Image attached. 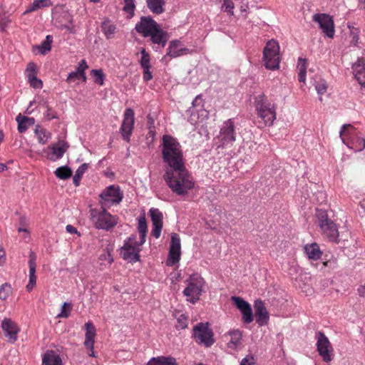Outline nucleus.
<instances>
[{
  "label": "nucleus",
  "mask_w": 365,
  "mask_h": 365,
  "mask_svg": "<svg viewBox=\"0 0 365 365\" xmlns=\"http://www.w3.org/2000/svg\"><path fill=\"white\" fill-rule=\"evenodd\" d=\"M256 322L259 326L266 325L269 321V314L262 300H256L254 305Z\"/></svg>",
  "instance_id": "nucleus-19"
},
{
  "label": "nucleus",
  "mask_w": 365,
  "mask_h": 365,
  "mask_svg": "<svg viewBox=\"0 0 365 365\" xmlns=\"http://www.w3.org/2000/svg\"><path fill=\"white\" fill-rule=\"evenodd\" d=\"M62 360L53 351H47L43 356L42 365H61Z\"/></svg>",
  "instance_id": "nucleus-24"
},
{
  "label": "nucleus",
  "mask_w": 365,
  "mask_h": 365,
  "mask_svg": "<svg viewBox=\"0 0 365 365\" xmlns=\"http://www.w3.org/2000/svg\"><path fill=\"white\" fill-rule=\"evenodd\" d=\"M36 255L33 251H30L29 253V269H36Z\"/></svg>",
  "instance_id": "nucleus-52"
},
{
  "label": "nucleus",
  "mask_w": 365,
  "mask_h": 365,
  "mask_svg": "<svg viewBox=\"0 0 365 365\" xmlns=\"http://www.w3.org/2000/svg\"><path fill=\"white\" fill-rule=\"evenodd\" d=\"M141 53V59L140 61V66L142 68H150V55L148 52H146L145 48H142L140 51Z\"/></svg>",
  "instance_id": "nucleus-38"
},
{
  "label": "nucleus",
  "mask_w": 365,
  "mask_h": 365,
  "mask_svg": "<svg viewBox=\"0 0 365 365\" xmlns=\"http://www.w3.org/2000/svg\"><path fill=\"white\" fill-rule=\"evenodd\" d=\"M85 327L86 332L84 345L87 349H93L95 342L96 328L90 322L86 323Z\"/></svg>",
  "instance_id": "nucleus-22"
},
{
  "label": "nucleus",
  "mask_w": 365,
  "mask_h": 365,
  "mask_svg": "<svg viewBox=\"0 0 365 365\" xmlns=\"http://www.w3.org/2000/svg\"><path fill=\"white\" fill-rule=\"evenodd\" d=\"M52 42L53 36L51 35L46 36V39L38 46L40 53L45 54L46 52L51 51Z\"/></svg>",
  "instance_id": "nucleus-34"
},
{
  "label": "nucleus",
  "mask_w": 365,
  "mask_h": 365,
  "mask_svg": "<svg viewBox=\"0 0 365 365\" xmlns=\"http://www.w3.org/2000/svg\"><path fill=\"white\" fill-rule=\"evenodd\" d=\"M1 328L6 337H8L12 342L16 340L19 329L15 322L10 319H4L1 322Z\"/></svg>",
  "instance_id": "nucleus-20"
},
{
  "label": "nucleus",
  "mask_w": 365,
  "mask_h": 365,
  "mask_svg": "<svg viewBox=\"0 0 365 365\" xmlns=\"http://www.w3.org/2000/svg\"><path fill=\"white\" fill-rule=\"evenodd\" d=\"M313 21L319 24L322 32L329 38L334 35V24L331 16L327 14H316L313 16Z\"/></svg>",
  "instance_id": "nucleus-12"
},
{
  "label": "nucleus",
  "mask_w": 365,
  "mask_h": 365,
  "mask_svg": "<svg viewBox=\"0 0 365 365\" xmlns=\"http://www.w3.org/2000/svg\"><path fill=\"white\" fill-rule=\"evenodd\" d=\"M100 197L102 207H109L118 204L122 200L123 194L118 187L110 185L100 195Z\"/></svg>",
  "instance_id": "nucleus-9"
},
{
  "label": "nucleus",
  "mask_w": 365,
  "mask_h": 365,
  "mask_svg": "<svg viewBox=\"0 0 365 365\" xmlns=\"http://www.w3.org/2000/svg\"><path fill=\"white\" fill-rule=\"evenodd\" d=\"M6 169V165L4 163H0V172H3Z\"/></svg>",
  "instance_id": "nucleus-64"
},
{
  "label": "nucleus",
  "mask_w": 365,
  "mask_h": 365,
  "mask_svg": "<svg viewBox=\"0 0 365 365\" xmlns=\"http://www.w3.org/2000/svg\"><path fill=\"white\" fill-rule=\"evenodd\" d=\"M304 251L309 259L317 260L322 256V252L317 243H312L304 246Z\"/></svg>",
  "instance_id": "nucleus-26"
},
{
  "label": "nucleus",
  "mask_w": 365,
  "mask_h": 365,
  "mask_svg": "<svg viewBox=\"0 0 365 365\" xmlns=\"http://www.w3.org/2000/svg\"><path fill=\"white\" fill-rule=\"evenodd\" d=\"M241 313L242 314V319L245 323L250 324L253 321V314L251 307L242 311Z\"/></svg>",
  "instance_id": "nucleus-46"
},
{
  "label": "nucleus",
  "mask_w": 365,
  "mask_h": 365,
  "mask_svg": "<svg viewBox=\"0 0 365 365\" xmlns=\"http://www.w3.org/2000/svg\"><path fill=\"white\" fill-rule=\"evenodd\" d=\"M169 250L181 252L180 239L179 235L176 233H173L171 235V241Z\"/></svg>",
  "instance_id": "nucleus-36"
},
{
  "label": "nucleus",
  "mask_w": 365,
  "mask_h": 365,
  "mask_svg": "<svg viewBox=\"0 0 365 365\" xmlns=\"http://www.w3.org/2000/svg\"><path fill=\"white\" fill-rule=\"evenodd\" d=\"M314 87L317 93L322 96L327 92V83L325 80L320 78L318 81L315 82Z\"/></svg>",
  "instance_id": "nucleus-40"
},
{
  "label": "nucleus",
  "mask_w": 365,
  "mask_h": 365,
  "mask_svg": "<svg viewBox=\"0 0 365 365\" xmlns=\"http://www.w3.org/2000/svg\"><path fill=\"white\" fill-rule=\"evenodd\" d=\"M316 337L317 339V348L319 354L322 356L324 361H331L332 359L331 356V352L332 351L333 349L331 343L329 342V340L322 331L317 332Z\"/></svg>",
  "instance_id": "nucleus-11"
},
{
  "label": "nucleus",
  "mask_w": 365,
  "mask_h": 365,
  "mask_svg": "<svg viewBox=\"0 0 365 365\" xmlns=\"http://www.w3.org/2000/svg\"><path fill=\"white\" fill-rule=\"evenodd\" d=\"M35 133L38 138V140L41 144H46L49 138V133L46 130L41 128L39 125H37L35 129Z\"/></svg>",
  "instance_id": "nucleus-33"
},
{
  "label": "nucleus",
  "mask_w": 365,
  "mask_h": 365,
  "mask_svg": "<svg viewBox=\"0 0 365 365\" xmlns=\"http://www.w3.org/2000/svg\"><path fill=\"white\" fill-rule=\"evenodd\" d=\"M146 233L147 232H139L140 234V242H137L135 240V245L139 247L143 245L145 242V237H146Z\"/></svg>",
  "instance_id": "nucleus-57"
},
{
  "label": "nucleus",
  "mask_w": 365,
  "mask_h": 365,
  "mask_svg": "<svg viewBox=\"0 0 365 365\" xmlns=\"http://www.w3.org/2000/svg\"><path fill=\"white\" fill-rule=\"evenodd\" d=\"M134 126V111L128 108L125 109L124 113V118L120 126V133L123 139L127 142L130 141Z\"/></svg>",
  "instance_id": "nucleus-13"
},
{
  "label": "nucleus",
  "mask_w": 365,
  "mask_h": 365,
  "mask_svg": "<svg viewBox=\"0 0 365 365\" xmlns=\"http://www.w3.org/2000/svg\"><path fill=\"white\" fill-rule=\"evenodd\" d=\"M231 337L230 341L227 343V347L232 349H236L240 344L242 334L238 329H235L229 331Z\"/></svg>",
  "instance_id": "nucleus-27"
},
{
  "label": "nucleus",
  "mask_w": 365,
  "mask_h": 365,
  "mask_svg": "<svg viewBox=\"0 0 365 365\" xmlns=\"http://www.w3.org/2000/svg\"><path fill=\"white\" fill-rule=\"evenodd\" d=\"M52 5L51 0H34L31 6L25 11L29 13L43 7H48Z\"/></svg>",
  "instance_id": "nucleus-30"
},
{
  "label": "nucleus",
  "mask_w": 365,
  "mask_h": 365,
  "mask_svg": "<svg viewBox=\"0 0 365 365\" xmlns=\"http://www.w3.org/2000/svg\"><path fill=\"white\" fill-rule=\"evenodd\" d=\"M66 230L68 233L77 234L78 236L81 235L80 233L78 232L77 229L71 225H66Z\"/></svg>",
  "instance_id": "nucleus-58"
},
{
  "label": "nucleus",
  "mask_w": 365,
  "mask_h": 365,
  "mask_svg": "<svg viewBox=\"0 0 365 365\" xmlns=\"http://www.w3.org/2000/svg\"><path fill=\"white\" fill-rule=\"evenodd\" d=\"M46 117L48 120H51V119H53V118H56V116L52 113L51 112V109L50 108L48 107L47 108V110H46Z\"/></svg>",
  "instance_id": "nucleus-61"
},
{
  "label": "nucleus",
  "mask_w": 365,
  "mask_h": 365,
  "mask_svg": "<svg viewBox=\"0 0 365 365\" xmlns=\"http://www.w3.org/2000/svg\"><path fill=\"white\" fill-rule=\"evenodd\" d=\"M143 80L145 81H150L153 78L152 73L150 71V68H143Z\"/></svg>",
  "instance_id": "nucleus-56"
},
{
  "label": "nucleus",
  "mask_w": 365,
  "mask_h": 365,
  "mask_svg": "<svg viewBox=\"0 0 365 365\" xmlns=\"http://www.w3.org/2000/svg\"><path fill=\"white\" fill-rule=\"evenodd\" d=\"M162 140V158L168 165L163 178L174 193L185 195L193 188L195 183L185 167L181 145L169 135H164Z\"/></svg>",
  "instance_id": "nucleus-1"
},
{
  "label": "nucleus",
  "mask_w": 365,
  "mask_h": 365,
  "mask_svg": "<svg viewBox=\"0 0 365 365\" xmlns=\"http://www.w3.org/2000/svg\"><path fill=\"white\" fill-rule=\"evenodd\" d=\"M88 68V65L84 59L81 60L79 66L78 68V71H79L82 74V78L83 80H86V76L84 73V71Z\"/></svg>",
  "instance_id": "nucleus-54"
},
{
  "label": "nucleus",
  "mask_w": 365,
  "mask_h": 365,
  "mask_svg": "<svg viewBox=\"0 0 365 365\" xmlns=\"http://www.w3.org/2000/svg\"><path fill=\"white\" fill-rule=\"evenodd\" d=\"M149 36L153 43L161 45L162 47H164L168 41V33L162 30L159 26Z\"/></svg>",
  "instance_id": "nucleus-21"
},
{
  "label": "nucleus",
  "mask_w": 365,
  "mask_h": 365,
  "mask_svg": "<svg viewBox=\"0 0 365 365\" xmlns=\"http://www.w3.org/2000/svg\"><path fill=\"white\" fill-rule=\"evenodd\" d=\"M220 140L223 147L232 145L233 142L235 141V125L231 119L225 121L221 128Z\"/></svg>",
  "instance_id": "nucleus-14"
},
{
  "label": "nucleus",
  "mask_w": 365,
  "mask_h": 365,
  "mask_svg": "<svg viewBox=\"0 0 365 365\" xmlns=\"http://www.w3.org/2000/svg\"><path fill=\"white\" fill-rule=\"evenodd\" d=\"M91 74L92 75V76L94 79V82L96 83L101 85V86L103 85L105 75H104L103 72L102 71V70L93 69L91 72Z\"/></svg>",
  "instance_id": "nucleus-39"
},
{
  "label": "nucleus",
  "mask_w": 365,
  "mask_h": 365,
  "mask_svg": "<svg viewBox=\"0 0 365 365\" xmlns=\"http://www.w3.org/2000/svg\"><path fill=\"white\" fill-rule=\"evenodd\" d=\"M202 99L200 96H197L192 101V104L193 107L199 106L202 103Z\"/></svg>",
  "instance_id": "nucleus-60"
},
{
  "label": "nucleus",
  "mask_w": 365,
  "mask_h": 365,
  "mask_svg": "<svg viewBox=\"0 0 365 365\" xmlns=\"http://www.w3.org/2000/svg\"><path fill=\"white\" fill-rule=\"evenodd\" d=\"M263 60L267 69L277 70L279 68V46L272 39L269 41L263 50Z\"/></svg>",
  "instance_id": "nucleus-6"
},
{
  "label": "nucleus",
  "mask_w": 365,
  "mask_h": 365,
  "mask_svg": "<svg viewBox=\"0 0 365 365\" xmlns=\"http://www.w3.org/2000/svg\"><path fill=\"white\" fill-rule=\"evenodd\" d=\"M36 64L33 62H30L28 64L27 68L26 69L27 78L31 77V76L36 75Z\"/></svg>",
  "instance_id": "nucleus-51"
},
{
  "label": "nucleus",
  "mask_w": 365,
  "mask_h": 365,
  "mask_svg": "<svg viewBox=\"0 0 365 365\" xmlns=\"http://www.w3.org/2000/svg\"><path fill=\"white\" fill-rule=\"evenodd\" d=\"M28 79L31 86H32L34 88H41L43 86L42 81L37 78L36 75L31 76V77L28 78Z\"/></svg>",
  "instance_id": "nucleus-48"
},
{
  "label": "nucleus",
  "mask_w": 365,
  "mask_h": 365,
  "mask_svg": "<svg viewBox=\"0 0 365 365\" xmlns=\"http://www.w3.org/2000/svg\"><path fill=\"white\" fill-rule=\"evenodd\" d=\"M257 115L262 118L266 125H272L276 118V112L274 105L271 104L264 96H259L256 102Z\"/></svg>",
  "instance_id": "nucleus-7"
},
{
  "label": "nucleus",
  "mask_w": 365,
  "mask_h": 365,
  "mask_svg": "<svg viewBox=\"0 0 365 365\" xmlns=\"http://www.w3.org/2000/svg\"><path fill=\"white\" fill-rule=\"evenodd\" d=\"M222 8L228 14H233L234 3L232 0H225Z\"/></svg>",
  "instance_id": "nucleus-49"
},
{
  "label": "nucleus",
  "mask_w": 365,
  "mask_h": 365,
  "mask_svg": "<svg viewBox=\"0 0 365 365\" xmlns=\"http://www.w3.org/2000/svg\"><path fill=\"white\" fill-rule=\"evenodd\" d=\"M339 134L343 143L355 152L362 151L365 148V138L360 137L351 125H344Z\"/></svg>",
  "instance_id": "nucleus-2"
},
{
  "label": "nucleus",
  "mask_w": 365,
  "mask_h": 365,
  "mask_svg": "<svg viewBox=\"0 0 365 365\" xmlns=\"http://www.w3.org/2000/svg\"><path fill=\"white\" fill-rule=\"evenodd\" d=\"M192 337L198 344H204L206 347L211 346L215 343L213 331L209 328V323H198L192 329Z\"/></svg>",
  "instance_id": "nucleus-8"
},
{
  "label": "nucleus",
  "mask_w": 365,
  "mask_h": 365,
  "mask_svg": "<svg viewBox=\"0 0 365 365\" xmlns=\"http://www.w3.org/2000/svg\"><path fill=\"white\" fill-rule=\"evenodd\" d=\"M101 208L102 210H91V219L96 229L109 230L116 225L117 217L108 213L105 207Z\"/></svg>",
  "instance_id": "nucleus-4"
},
{
  "label": "nucleus",
  "mask_w": 365,
  "mask_h": 365,
  "mask_svg": "<svg viewBox=\"0 0 365 365\" xmlns=\"http://www.w3.org/2000/svg\"><path fill=\"white\" fill-rule=\"evenodd\" d=\"M148 8L155 14H160L165 11L164 0H145Z\"/></svg>",
  "instance_id": "nucleus-28"
},
{
  "label": "nucleus",
  "mask_w": 365,
  "mask_h": 365,
  "mask_svg": "<svg viewBox=\"0 0 365 365\" xmlns=\"http://www.w3.org/2000/svg\"><path fill=\"white\" fill-rule=\"evenodd\" d=\"M88 168V164L83 163L81 166H79V168L76 171V173L73 178V184L76 186H78L80 185L81 179L82 176L83 175V174L85 173V172L87 170Z\"/></svg>",
  "instance_id": "nucleus-32"
},
{
  "label": "nucleus",
  "mask_w": 365,
  "mask_h": 365,
  "mask_svg": "<svg viewBox=\"0 0 365 365\" xmlns=\"http://www.w3.org/2000/svg\"><path fill=\"white\" fill-rule=\"evenodd\" d=\"M16 120L18 122V130L21 133L26 132L29 127L35 123L34 118L23 116L21 114L16 116Z\"/></svg>",
  "instance_id": "nucleus-23"
},
{
  "label": "nucleus",
  "mask_w": 365,
  "mask_h": 365,
  "mask_svg": "<svg viewBox=\"0 0 365 365\" xmlns=\"http://www.w3.org/2000/svg\"><path fill=\"white\" fill-rule=\"evenodd\" d=\"M35 273H36V269H29V282L36 283V277Z\"/></svg>",
  "instance_id": "nucleus-59"
},
{
  "label": "nucleus",
  "mask_w": 365,
  "mask_h": 365,
  "mask_svg": "<svg viewBox=\"0 0 365 365\" xmlns=\"http://www.w3.org/2000/svg\"><path fill=\"white\" fill-rule=\"evenodd\" d=\"M297 68L299 69V81L304 83L307 73V60L305 58H299Z\"/></svg>",
  "instance_id": "nucleus-29"
},
{
  "label": "nucleus",
  "mask_w": 365,
  "mask_h": 365,
  "mask_svg": "<svg viewBox=\"0 0 365 365\" xmlns=\"http://www.w3.org/2000/svg\"><path fill=\"white\" fill-rule=\"evenodd\" d=\"M53 25L60 29H66L69 32H72V16L65 11L60 13H55L53 17Z\"/></svg>",
  "instance_id": "nucleus-16"
},
{
  "label": "nucleus",
  "mask_w": 365,
  "mask_h": 365,
  "mask_svg": "<svg viewBox=\"0 0 365 365\" xmlns=\"http://www.w3.org/2000/svg\"><path fill=\"white\" fill-rule=\"evenodd\" d=\"M255 364V359L252 356H247L240 362V365H253Z\"/></svg>",
  "instance_id": "nucleus-55"
},
{
  "label": "nucleus",
  "mask_w": 365,
  "mask_h": 365,
  "mask_svg": "<svg viewBox=\"0 0 365 365\" xmlns=\"http://www.w3.org/2000/svg\"><path fill=\"white\" fill-rule=\"evenodd\" d=\"M358 293L361 297H365V284L358 288Z\"/></svg>",
  "instance_id": "nucleus-62"
},
{
  "label": "nucleus",
  "mask_w": 365,
  "mask_h": 365,
  "mask_svg": "<svg viewBox=\"0 0 365 365\" xmlns=\"http://www.w3.org/2000/svg\"><path fill=\"white\" fill-rule=\"evenodd\" d=\"M147 365H178V364L174 357L160 356L151 358Z\"/></svg>",
  "instance_id": "nucleus-25"
},
{
  "label": "nucleus",
  "mask_w": 365,
  "mask_h": 365,
  "mask_svg": "<svg viewBox=\"0 0 365 365\" xmlns=\"http://www.w3.org/2000/svg\"><path fill=\"white\" fill-rule=\"evenodd\" d=\"M317 222L323 235L331 242H337L339 232L336 224L328 217L326 210H316Z\"/></svg>",
  "instance_id": "nucleus-3"
},
{
  "label": "nucleus",
  "mask_w": 365,
  "mask_h": 365,
  "mask_svg": "<svg viewBox=\"0 0 365 365\" xmlns=\"http://www.w3.org/2000/svg\"><path fill=\"white\" fill-rule=\"evenodd\" d=\"M138 230L139 232H147V222L145 217H139Z\"/></svg>",
  "instance_id": "nucleus-50"
},
{
  "label": "nucleus",
  "mask_w": 365,
  "mask_h": 365,
  "mask_svg": "<svg viewBox=\"0 0 365 365\" xmlns=\"http://www.w3.org/2000/svg\"><path fill=\"white\" fill-rule=\"evenodd\" d=\"M125 6L123 11L130 14V17H133L134 15V10L135 8L133 0H123Z\"/></svg>",
  "instance_id": "nucleus-44"
},
{
  "label": "nucleus",
  "mask_w": 365,
  "mask_h": 365,
  "mask_svg": "<svg viewBox=\"0 0 365 365\" xmlns=\"http://www.w3.org/2000/svg\"><path fill=\"white\" fill-rule=\"evenodd\" d=\"M157 22L150 16H142L140 21L136 24L135 30L144 37H148L158 27Z\"/></svg>",
  "instance_id": "nucleus-15"
},
{
  "label": "nucleus",
  "mask_w": 365,
  "mask_h": 365,
  "mask_svg": "<svg viewBox=\"0 0 365 365\" xmlns=\"http://www.w3.org/2000/svg\"><path fill=\"white\" fill-rule=\"evenodd\" d=\"M55 175L57 178L61 180H67L71 178L72 175V171L71 168L67 166H62L58 168L55 172Z\"/></svg>",
  "instance_id": "nucleus-31"
},
{
  "label": "nucleus",
  "mask_w": 365,
  "mask_h": 365,
  "mask_svg": "<svg viewBox=\"0 0 365 365\" xmlns=\"http://www.w3.org/2000/svg\"><path fill=\"white\" fill-rule=\"evenodd\" d=\"M190 53L187 48L182 47V43L179 40L171 41L168 48L165 56L162 58L163 61H167V58H177Z\"/></svg>",
  "instance_id": "nucleus-17"
},
{
  "label": "nucleus",
  "mask_w": 365,
  "mask_h": 365,
  "mask_svg": "<svg viewBox=\"0 0 365 365\" xmlns=\"http://www.w3.org/2000/svg\"><path fill=\"white\" fill-rule=\"evenodd\" d=\"M140 249L135 245V237H130L127 241L125 242L121 254L125 260H128L131 263H135L140 260Z\"/></svg>",
  "instance_id": "nucleus-10"
},
{
  "label": "nucleus",
  "mask_w": 365,
  "mask_h": 365,
  "mask_svg": "<svg viewBox=\"0 0 365 365\" xmlns=\"http://www.w3.org/2000/svg\"><path fill=\"white\" fill-rule=\"evenodd\" d=\"M187 287L184 289L183 294L187 297V300L192 304H195L199 300L202 294V288L205 285V280L197 274L190 276L186 280Z\"/></svg>",
  "instance_id": "nucleus-5"
},
{
  "label": "nucleus",
  "mask_w": 365,
  "mask_h": 365,
  "mask_svg": "<svg viewBox=\"0 0 365 365\" xmlns=\"http://www.w3.org/2000/svg\"><path fill=\"white\" fill-rule=\"evenodd\" d=\"M72 310V304L71 303L64 302L62 305L61 312L57 315L58 318H68Z\"/></svg>",
  "instance_id": "nucleus-42"
},
{
  "label": "nucleus",
  "mask_w": 365,
  "mask_h": 365,
  "mask_svg": "<svg viewBox=\"0 0 365 365\" xmlns=\"http://www.w3.org/2000/svg\"><path fill=\"white\" fill-rule=\"evenodd\" d=\"M102 29L107 38H110V36L115 33L116 28L113 24H107L103 23L102 25Z\"/></svg>",
  "instance_id": "nucleus-47"
},
{
  "label": "nucleus",
  "mask_w": 365,
  "mask_h": 365,
  "mask_svg": "<svg viewBox=\"0 0 365 365\" xmlns=\"http://www.w3.org/2000/svg\"><path fill=\"white\" fill-rule=\"evenodd\" d=\"M35 285H36L35 282H29V284L26 286L27 290L29 292H30L31 290H32V289L34 287Z\"/></svg>",
  "instance_id": "nucleus-63"
},
{
  "label": "nucleus",
  "mask_w": 365,
  "mask_h": 365,
  "mask_svg": "<svg viewBox=\"0 0 365 365\" xmlns=\"http://www.w3.org/2000/svg\"><path fill=\"white\" fill-rule=\"evenodd\" d=\"M81 77H82V74L79 71L71 72L68 75L66 81H67L68 83H71L73 81H75L76 79H79Z\"/></svg>",
  "instance_id": "nucleus-53"
},
{
  "label": "nucleus",
  "mask_w": 365,
  "mask_h": 365,
  "mask_svg": "<svg viewBox=\"0 0 365 365\" xmlns=\"http://www.w3.org/2000/svg\"><path fill=\"white\" fill-rule=\"evenodd\" d=\"M232 301L240 312L251 307L247 302L240 297H232Z\"/></svg>",
  "instance_id": "nucleus-37"
},
{
  "label": "nucleus",
  "mask_w": 365,
  "mask_h": 365,
  "mask_svg": "<svg viewBox=\"0 0 365 365\" xmlns=\"http://www.w3.org/2000/svg\"><path fill=\"white\" fill-rule=\"evenodd\" d=\"M11 292V286L8 283H4L0 286V299L6 300Z\"/></svg>",
  "instance_id": "nucleus-43"
},
{
  "label": "nucleus",
  "mask_w": 365,
  "mask_h": 365,
  "mask_svg": "<svg viewBox=\"0 0 365 365\" xmlns=\"http://www.w3.org/2000/svg\"><path fill=\"white\" fill-rule=\"evenodd\" d=\"M68 147L66 143H63L61 146L53 145L52 148L53 153L56 155L57 158H61L63 157Z\"/></svg>",
  "instance_id": "nucleus-45"
},
{
  "label": "nucleus",
  "mask_w": 365,
  "mask_h": 365,
  "mask_svg": "<svg viewBox=\"0 0 365 365\" xmlns=\"http://www.w3.org/2000/svg\"><path fill=\"white\" fill-rule=\"evenodd\" d=\"M181 252H177L169 250L168 258L166 262V264L169 267H172L180 261Z\"/></svg>",
  "instance_id": "nucleus-35"
},
{
  "label": "nucleus",
  "mask_w": 365,
  "mask_h": 365,
  "mask_svg": "<svg viewBox=\"0 0 365 365\" xmlns=\"http://www.w3.org/2000/svg\"><path fill=\"white\" fill-rule=\"evenodd\" d=\"M187 317L184 314H180L177 318L175 327L178 330L185 329L187 327Z\"/></svg>",
  "instance_id": "nucleus-41"
},
{
  "label": "nucleus",
  "mask_w": 365,
  "mask_h": 365,
  "mask_svg": "<svg viewBox=\"0 0 365 365\" xmlns=\"http://www.w3.org/2000/svg\"><path fill=\"white\" fill-rule=\"evenodd\" d=\"M149 214L153 224L151 234L154 237L159 238L163 228V213L158 208L152 207Z\"/></svg>",
  "instance_id": "nucleus-18"
}]
</instances>
